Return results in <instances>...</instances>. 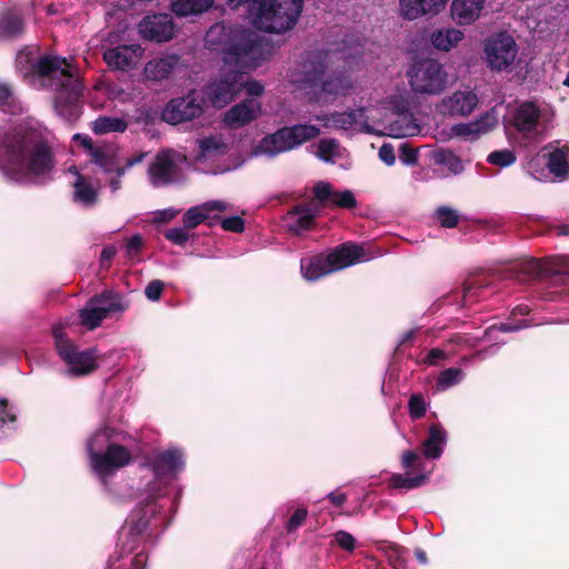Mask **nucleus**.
<instances>
[{
  "label": "nucleus",
  "mask_w": 569,
  "mask_h": 569,
  "mask_svg": "<svg viewBox=\"0 0 569 569\" xmlns=\"http://www.w3.org/2000/svg\"><path fill=\"white\" fill-rule=\"evenodd\" d=\"M206 46L221 54L224 64L237 69L207 87V97L216 108L231 102L241 91L239 73L254 70L273 53V46L254 31L239 24L217 22L206 33Z\"/></svg>",
  "instance_id": "nucleus-1"
},
{
  "label": "nucleus",
  "mask_w": 569,
  "mask_h": 569,
  "mask_svg": "<svg viewBox=\"0 0 569 569\" xmlns=\"http://www.w3.org/2000/svg\"><path fill=\"white\" fill-rule=\"evenodd\" d=\"M54 166L51 146L36 130L18 127L4 133L0 142V170L9 180H44Z\"/></svg>",
  "instance_id": "nucleus-2"
},
{
  "label": "nucleus",
  "mask_w": 569,
  "mask_h": 569,
  "mask_svg": "<svg viewBox=\"0 0 569 569\" xmlns=\"http://www.w3.org/2000/svg\"><path fill=\"white\" fill-rule=\"evenodd\" d=\"M292 78L299 88L308 90L317 101L345 93L352 87L349 78L333 68L331 54L326 50L307 52L297 64Z\"/></svg>",
  "instance_id": "nucleus-3"
},
{
  "label": "nucleus",
  "mask_w": 569,
  "mask_h": 569,
  "mask_svg": "<svg viewBox=\"0 0 569 569\" xmlns=\"http://www.w3.org/2000/svg\"><path fill=\"white\" fill-rule=\"evenodd\" d=\"M32 72L56 81L54 110L66 122L72 123L81 113L83 84L70 70L66 58L42 56L31 66Z\"/></svg>",
  "instance_id": "nucleus-4"
},
{
  "label": "nucleus",
  "mask_w": 569,
  "mask_h": 569,
  "mask_svg": "<svg viewBox=\"0 0 569 569\" xmlns=\"http://www.w3.org/2000/svg\"><path fill=\"white\" fill-rule=\"evenodd\" d=\"M234 8L249 6L257 29L268 33H283L298 22L305 0H229Z\"/></svg>",
  "instance_id": "nucleus-5"
},
{
  "label": "nucleus",
  "mask_w": 569,
  "mask_h": 569,
  "mask_svg": "<svg viewBox=\"0 0 569 569\" xmlns=\"http://www.w3.org/2000/svg\"><path fill=\"white\" fill-rule=\"evenodd\" d=\"M119 436L113 429L104 428L96 431L87 442L90 467L104 486L109 478L132 461L131 451L116 443Z\"/></svg>",
  "instance_id": "nucleus-6"
},
{
  "label": "nucleus",
  "mask_w": 569,
  "mask_h": 569,
  "mask_svg": "<svg viewBox=\"0 0 569 569\" xmlns=\"http://www.w3.org/2000/svg\"><path fill=\"white\" fill-rule=\"evenodd\" d=\"M131 515L126 522L124 532L126 540L121 542L119 550L109 560V569H144L147 563V555L144 548L140 546L142 541L141 535L148 527V519L141 517L137 520Z\"/></svg>",
  "instance_id": "nucleus-7"
},
{
  "label": "nucleus",
  "mask_w": 569,
  "mask_h": 569,
  "mask_svg": "<svg viewBox=\"0 0 569 569\" xmlns=\"http://www.w3.org/2000/svg\"><path fill=\"white\" fill-rule=\"evenodd\" d=\"M321 133L319 127L310 123L284 126L273 133L264 136L257 149L270 157L297 149L306 142L312 141Z\"/></svg>",
  "instance_id": "nucleus-8"
},
{
  "label": "nucleus",
  "mask_w": 569,
  "mask_h": 569,
  "mask_svg": "<svg viewBox=\"0 0 569 569\" xmlns=\"http://www.w3.org/2000/svg\"><path fill=\"white\" fill-rule=\"evenodd\" d=\"M376 251H330L327 258L316 256L310 259L301 260V273L308 281H315L330 272H335L347 267L370 261L378 256Z\"/></svg>",
  "instance_id": "nucleus-9"
},
{
  "label": "nucleus",
  "mask_w": 569,
  "mask_h": 569,
  "mask_svg": "<svg viewBox=\"0 0 569 569\" xmlns=\"http://www.w3.org/2000/svg\"><path fill=\"white\" fill-rule=\"evenodd\" d=\"M413 92L439 94L447 87V72L442 64L431 58L415 61L407 72Z\"/></svg>",
  "instance_id": "nucleus-10"
},
{
  "label": "nucleus",
  "mask_w": 569,
  "mask_h": 569,
  "mask_svg": "<svg viewBox=\"0 0 569 569\" xmlns=\"http://www.w3.org/2000/svg\"><path fill=\"white\" fill-rule=\"evenodd\" d=\"M129 302L121 295L108 291L92 297L80 310V322L89 330L98 328L111 312L127 310Z\"/></svg>",
  "instance_id": "nucleus-11"
},
{
  "label": "nucleus",
  "mask_w": 569,
  "mask_h": 569,
  "mask_svg": "<svg viewBox=\"0 0 569 569\" xmlns=\"http://www.w3.org/2000/svg\"><path fill=\"white\" fill-rule=\"evenodd\" d=\"M56 340V348L59 356L69 367L73 375H87L97 367L94 350L78 351L69 340L66 339L63 328L58 325L52 329Z\"/></svg>",
  "instance_id": "nucleus-12"
},
{
  "label": "nucleus",
  "mask_w": 569,
  "mask_h": 569,
  "mask_svg": "<svg viewBox=\"0 0 569 569\" xmlns=\"http://www.w3.org/2000/svg\"><path fill=\"white\" fill-rule=\"evenodd\" d=\"M206 99L192 89L187 94L171 99L162 111V119L178 124L199 118L204 112Z\"/></svg>",
  "instance_id": "nucleus-13"
},
{
  "label": "nucleus",
  "mask_w": 569,
  "mask_h": 569,
  "mask_svg": "<svg viewBox=\"0 0 569 569\" xmlns=\"http://www.w3.org/2000/svg\"><path fill=\"white\" fill-rule=\"evenodd\" d=\"M518 46L511 34L506 31L492 34L485 43V54L491 70L505 71L515 61Z\"/></svg>",
  "instance_id": "nucleus-14"
},
{
  "label": "nucleus",
  "mask_w": 569,
  "mask_h": 569,
  "mask_svg": "<svg viewBox=\"0 0 569 569\" xmlns=\"http://www.w3.org/2000/svg\"><path fill=\"white\" fill-rule=\"evenodd\" d=\"M138 31L143 39L162 43L174 37V23L168 13L149 14L141 20Z\"/></svg>",
  "instance_id": "nucleus-15"
},
{
  "label": "nucleus",
  "mask_w": 569,
  "mask_h": 569,
  "mask_svg": "<svg viewBox=\"0 0 569 569\" xmlns=\"http://www.w3.org/2000/svg\"><path fill=\"white\" fill-rule=\"evenodd\" d=\"M262 114V106L254 99H244L232 106L223 114V123L228 129L243 128Z\"/></svg>",
  "instance_id": "nucleus-16"
},
{
  "label": "nucleus",
  "mask_w": 569,
  "mask_h": 569,
  "mask_svg": "<svg viewBox=\"0 0 569 569\" xmlns=\"http://www.w3.org/2000/svg\"><path fill=\"white\" fill-rule=\"evenodd\" d=\"M402 467L405 469L415 468L420 471L417 476L395 473L391 476L389 483L396 489H415L425 485L428 480L429 473L422 472V462L419 456L408 450L402 453L401 457Z\"/></svg>",
  "instance_id": "nucleus-17"
},
{
  "label": "nucleus",
  "mask_w": 569,
  "mask_h": 569,
  "mask_svg": "<svg viewBox=\"0 0 569 569\" xmlns=\"http://www.w3.org/2000/svg\"><path fill=\"white\" fill-rule=\"evenodd\" d=\"M142 52L140 44H119L106 50L103 60L109 68L126 71L136 66Z\"/></svg>",
  "instance_id": "nucleus-18"
},
{
  "label": "nucleus",
  "mask_w": 569,
  "mask_h": 569,
  "mask_svg": "<svg viewBox=\"0 0 569 569\" xmlns=\"http://www.w3.org/2000/svg\"><path fill=\"white\" fill-rule=\"evenodd\" d=\"M176 172L177 163L171 151L158 152L148 168L150 183L156 188L171 184Z\"/></svg>",
  "instance_id": "nucleus-19"
},
{
  "label": "nucleus",
  "mask_w": 569,
  "mask_h": 569,
  "mask_svg": "<svg viewBox=\"0 0 569 569\" xmlns=\"http://www.w3.org/2000/svg\"><path fill=\"white\" fill-rule=\"evenodd\" d=\"M227 203L220 200L207 201L200 206H194L188 209L182 216L183 226L192 231L196 227L201 223L209 222L212 220V212H223L227 210Z\"/></svg>",
  "instance_id": "nucleus-20"
},
{
  "label": "nucleus",
  "mask_w": 569,
  "mask_h": 569,
  "mask_svg": "<svg viewBox=\"0 0 569 569\" xmlns=\"http://www.w3.org/2000/svg\"><path fill=\"white\" fill-rule=\"evenodd\" d=\"M318 216L317 208H312L311 203H298L287 212L288 228L296 234L311 230L316 226Z\"/></svg>",
  "instance_id": "nucleus-21"
},
{
  "label": "nucleus",
  "mask_w": 569,
  "mask_h": 569,
  "mask_svg": "<svg viewBox=\"0 0 569 569\" xmlns=\"http://www.w3.org/2000/svg\"><path fill=\"white\" fill-rule=\"evenodd\" d=\"M479 102L478 96L472 90H458L442 100L443 112L451 116H468Z\"/></svg>",
  "instance_id": "nucleus-22"
},
{
  "label": "nucleus",
  "mask_w": 569,
  "mask_h": 569,
  "mask_svg": "<svg viewBox=\"0 0 569 569\" xmlns=\"http://www.w3.org/2000/svg\"><path fill=\"white\" fill-rule=\"evenodd\" d=\"M150 467L157 478L173 476L184 467L182 452L177 448L158 452L151 459Z\"/></svg>",
  "instance_id": "nucleus-23"
},
{
  "label": "nucleus",
  "mask_w": 569,
  "mask_h": 569,
  "mask_svg": "<svg viewBox=\"0 0 569 569\" xmlns=\"http://www.w3.org/2000/svg\"><path fill=\"white\" fill-rule=\"evenodd\" d=\"M448 0H399L400 11L405 19L415 20L422 16H436Z\"/></svg>",
  "instance_id": "nucleus-24"
},
{
  "label": "nucleus",
  "mask_w": 569,
  "mask_h": 569,
  "mask_svg": "<svg viewBox=\"0 0 569 569\" xmlns=\"http://www.w3.org/2000/svg\"><path fill=\"white\" fill-rule=\"evenodd\" d=\"M539 119L538 106L535 102L526 101L513 111L511 124L517 131L527 134L536 131Z\"/></svg>",
  "instance_id": "nucleus-25"
},
{
  "label": "nucleus",
  "mask_w": 569,
  "mask_h": 569,
  "mask_svg": "<svg viewBox=\"0 0 569 569\" xmlns=\"http://www.w3.org/2000/svg\"><path fill=\"white\" fill-rule=\"evenodd\" d=\"M486 0H452L450 12L452 20L459 26H469L478 20L485 8Z\"/></svg>",
  "instance_id": "nucleus-26"
},
{
  "label": "nucleus",
  "mask_w": 569,
  "mask_h": 569,
  "mask_svg": "<svg viewBox=\"0 0 569 569\" xmlns=\"http://www.w3.org/2000/svg\"><path fill=\"white\" fill-rule=\"evenodd\" d=\"M543 153L548 171L559 181L569 179V144L559 148L545 147Z\"/></svg>",
  "instance_id": "nucleus-27"
},
{
  "label": "nucleus",
  "mask_w": 569,
  "mask_h": 569,
  "mask_svg": "<svg viewBox=\"0 0 569 569\" xmlns=\"http://www.w3.org/2000/svg\"><path fill=\"white\" fill-rule=\"evenodd\" d=\"M366 117V109L358 108L350 111L332 112L330 114L317 116L316 119L323 122L326 127L332 126L336 129L348 130Z\"/></svg>",
  "instance_id": "nucleus-28"
},
{
  "label": "nucleus",
  "mask_w": 569,
  "mask_h": 569,
  "mask_svg": "<svg viewBox=\"0 0 569 569\" xmlns=\"http://www.w3.org/2000/svg\"><path fill=\"white\" fill-rule=\"evenodd\" d=\"M23 32L24 21L18 11L8 9L0 13V39H14L22 36Z\"/></svg>",
  "instance_id": "nucleus-29"
},
{
  "label": "nucleus",
  "mask_w": 569,
  "mask_h": 569,
  "mask_svg": "<svg viewBox=\"0 0 569 569\" xmlns=\"http://www.w3.org/2000/svg\"><path fill=\"white\" fill-rule=\"evenodd\" d=\"M178 62L177 54L152 59L146 64L144 74L149 80L161 81L171 74Z\"/></svg>",
  "instance_id": "nucleus-30"
},
{
  "label": "nucleus",
  "mask_w": 569,
  "mask_h": 569,
  "mask_svg": "<svg viewBox=\"0 0 569 569\" xmlns=\"http://www.w3.org/2000/svg\"><path fill=\"white\" fill-rule=\"evenodd\" d=\"M447 442V432L440 425L429 427L428 437L422 442V452L426 458L438 459L443 452Z\"/></svg>",
  "instance_id": "nucleus-31"
},
{
  "label": "nucleus",
  "mask_w": 569,
  "mask_h": 569,
  "mask_svg": "<svg viewBox=\"0 0 569 569\" xmlns=\"http://www.w3.org/2000/svg\"><path fill=\"white\" fill-rule=\"evenodd\" d=\"M214 4V0H174L170 4L171 11L177 17L197 16L208 11Z\"/></svg>",
  "instance_id": "nucleus-32"
},
{
  "label": "nucleus",
  "mask_w": 569,
  "mask_h": 569,
  "mask_svg": "<svg viewBox=\"0 0 569 569\" xmlns=\"http://www.w3.org/2000/svg\"><path fill=\"white\" fill-rule=\"evenodd\" d=\"M463 33L455 28L438 29L431 33L432 46L441 51H449L462 40Z\"/></svg>",
  "instance_id": "nucleus-33"
},
{
  "label": "nucleus",
  "mask_w": 569,
  "mask_h": 569,
  "mask_svg": "<svg viewBox=\"0 0 569 569\" xmlns=\"http://www.w3.org/2000/svg\"><path fill=\"white\" fill-rule=\"evenodd\" d=\"M73 200L86 207H92L98 201V192L87 179L78 173L73 183Z\"/></svg>",
  "instance_id": "nucleus-34"
},
{
  "label": "nucleus",
  "mask_w": 569,
  "mask_h": 569,
  "mask_svg": "<svg viewBox=\"0 0 569 569\" xmlns=\"http://www.w3.org/2000/svg\"><path fill=\"white\" fill-rule=\"evenodd\" d=\"M313 200L310 202L312 208H317L318 213L322 208H332L336 190L326 181H318L312 187Z\"/></svg>",
  "instance_id": "nucleus-35"
},
{
  "label": "nucleus",
  "mask_w": 569,
  "mask_h": 569,
  "mask_svg": "<svg viewBox=\"0 0 569 569\" xmlns=\"http://www.w3.org/2000/svg\"><path fill=\"white\" fill-rule=\"evenodd\" d=\"M128 123L120 118L99 117L94 120L92 130L96 134H106L110 132H124Z\"/></svg>",
  "instance_id": "nucleus-36"
},
{
  "label": "nucleus",
  "mask_w": 569,
  "mask_h": 569,
  "mask_svg": "<svg viewBox=\"0 0 569 569\" xmlns=\"http://www.w3.org/2000/svg\"><path fill=\"white\" fill-rule=\"evenodd\" d=\"M0 111L9 114L22 112V106L14 96L12 88L7 83H0Z\"/></svg>",
  "instance_id": "nucleus-37"
},
{
  "label": "nucleus",
  "mask_w": 569,
  "mask_h": 569,
  "mask_svg": "<svg viewBox=\"0 0 569 569\" xmlns=\"http://www.w3.org/2000/svg\"><path fill=\"white\" fill-rule=\"evenodd\" d=\"M166 238L170 240L174 246H197V236L193 231H189L184 226L174 227L166 231Z\"/></svg>",
  "instance_id": "nucleus-38"
},
{
  "label": "nucleus",
  "mask_w": 569,
  "mask_h": 569,
  "mask_svg": "<svg viewBox=\"0 0 569 569\" xmlns=\"http://www.w3.org/2000/svg\"><path fill=\"white\" fill-rule=\"evenodd\" d=\"M432 219L442 228L451 229L459 224L461 216L456 209L448 206H440L435 210Z\"/></svg>",
  "instance_id": "nucleus-39"
},
{
  "label": "nucleus",
  "mask_w": 569,
  "mask_h": 569,
  "mask_svg": "<svg viewBox=\"0 0 569 569\" xmlns=\"http://www.w3.org/2000/svg\"><path fill=\"white\" fill-rule=\"evenodd\" d=\"M465 377V373L459 368H448L440 372L437 379V390L445 391L452 386L458 385Z\"/></svg>",
  "instance_id": "nucleus-40"
},
{
  "label": "nucleus",
  "mask_w": 569,
  "mask_h": 569,
  "mask_svg": "<svg viewBox=\"0 0 569 569\" xmlns=\"http://www.w3.org/2000/svg\"><path fill=\"white\" fill-rule=\"evenodd\" d=\"M217 224H220L223 230L234 233H240L244 230V220L240 216L221 218L218 214H213L212 220L209 222V228Z\"/></svg>",
  "instance_id": "nucleus-41"
},
{
  "label": "nucleus",
  "mask_w": 569,
  "mask_h": 569,
  "mask_svg": "<svg viewBox=\"0 0 569 569\" xmlns=\"http://www.w3.org/2000/svg\"><path fill=\"white\" fill-rule=\"evenodd\" d=\"M436 161L437 163L447 167L453 174H459L463 171V164L460 157L451 150H441L438 152Z\"/></svg>",
  "instance_id": "nucleus-42"
},
{
  "label": "nucleus",
  "mask_w": 569,
  "mask_h": 569,
  "mask_svg": "<svg viewBox=\"0 0 569 569\" xmlns=\"http://www.w3.org/2000/svg\"><path fill=\"white\" fill-rule=\"evenodd\" d=\"M91 162L99 166L104 173H113L119 168L116 158L107 153L101 147L94 150L91 156Z\"/></svg>",
  "instance_id": "nucleus-43"
},
{
  "label": "nucleus",
  "mask_w": 569,
  "mask_h": 569,
  "mask_svg": "<svg viewBox=\"0 0 569 569\" xmlns=\"http://www.w3.org/2000/svg\"><path fill=\"white\" fill-rule=\"evenodd\" d=\"M516 154L513 151L509 149L503 150H496L492 151L488 158L487 161L490 164L499 166V167H508L516 162Z\"/></svg>",
  "instance_id": "nucleus-44"
},
{
  "label": "nucleus",
  "mask_w": 569,
  "mask_h": 569,
  "mask_svg": "<svg viewBox=\"0 0 569 569\" xmlns=\"http://www.w3.org/2000/svg\"><path fill=\"white\" fill-rule=\"evenodd\" d=\"M452 352L440 348H432L428 351L425 358L421 359V363L426 366H438L441 361L448 359Z\"/></svg>",
  "instance_id": "nucleus-45"
},
{
  "label": "nucleus",
  "mask_w": 569,
  "mask_h": 569,
  "mask_svg": "<svg viewBox=\"0 0 569 569\" xmlns=\"http://www.w3.org/2000/svg\"><path fill=\"white\" fill-rule=\"evenodd\" d=\"M333 207L353 209L357 207V200L350 190H345L342 192L336 191L332 202V208Z\"/></svg>",
  "instance_id": "nucleus-46"
},
{
  "label": "nucleus",
  "mask_w": 569,
  "mask_h": 569,
  "mask_svg": "<svg viewBox=\"0 0 569 569\" xmlns=\"http://www.w3.org/2000/svg\"><path fill=\"white\" fill-rule=\"evenodd\" d=\"M337 142L335 139H322L318 144L317 157L330 161L336 152Z\"/></svg>",
  "instance_id": "nucleus-47"
},
{
  "label": "nucleus",
  "mask_w": 569,
  "mask_h": 569,
  "mask_svg": "<svg viewBox=\"0 0 569 569\" xmlns=\"http://www.w3.org/2000/svg\"><path fill=\"white\" fill-rule=\"evenodd\" d=\"M409 413L412 419H419L426 413V402L419 395H413L409 399Z\"/></svg>",
  "instance_id": "nucleus-48"
},
{
  "label": "nucleus",
  "mask_w": 569,
  "mask_h": 569,
  "mask_svg": "<svg viewBox=\"0 0 569 569\" xmlns=\"http://www.w3.org/2000/svg\"><path fill=\"white\" fill-rule=\"evenodd\" d=\"M335 540L340 548L347 551H353L356 548V539L347 531L340 530L336 532Z\"/></svg>",
  "instance_id": "nucleus-49"
},
{
  "label": "nucleus",
  "mask_w": 569,
  "mask_h": 569,
  "mask_svg": "<svg viewBox=\"0 0 569 569\" xmlns=\"http://www.w3.org/2000/svg\"><path fill=\"white\" fill-rule=\"evenodd\" d=\"M522 271L529 277H542L545 273L542 262L538 259H530L523 262Z\"/></svg>",
  "instance_id": "nucleus-50"
},
{
  "label": "nucleus",
  "mask_w": 569,
  "mask_h": 569,
  "mask_svg": "<svg viewBox=\"0 0 569 569\" xmlns=\"http://www.w3.org/2000/svg\"><path fill=\"white\" fill-rule=\"evenodd\" d=\"M400 159L406 164H415L418 160L417 150L413 149L409 143L402 142L399 146Z\"/></svg>",
  "instance_id": "nucleus-51"
},
{
  "label": "nucleus",
  "mask_w": 569,
  "mask_h": 569,
  "mask_svg": "<svg viewBox=\"0 0 569 569\" xmlns=\"http://www.w3.org/2000/svg\"><path fill=\"white\" fill-rule=\"evenodd\" d=\"M163 291V283L160 280L151 281L144 289L146 297L151 301L160 299Z\"/></svg>",
  "instance_id": "nucleus-52"
},
{
  "label": "nucleus",
  "mask_w": 569,
  "mask_h": 569,
  "mask_svg": "<svg viewBox=\"0 0 569 569\" xmlns=\"http://www.w3.org/2000/svg\"><path fill=\"white\" fill-rule=\"evenodd\" d=\"M307 518V510L305 508L297 509L290 517L287 523V530L289 532L295 531L299 526L303 523Z\"/></svg>",
  "instance_id": "nucleus-53"
},
{
  "label": "nucleus",
  "mask_w": 569,
  "mask_h": 569,
  "mask_svg": "<svg viewBox=\"0 0 569 569\" xmlns=\"http://www.w3.org/2000/svg\"><path fill=\"white\" fill-rule=\"evenodd\" d=\"M480 291L481 287L478 283L473 281L468 282L463 289V302L466 305L472 303L480 296Z\"/></svg>",
  "instance_id": "nucleus-54"
},
{
  "label": "nucleus",
  "mask_w": 569,
  "mask_h": 569,
  "mask_svg": "<svg viewBox=\"0 0 569 569\" xmlns=\"http://www.w3.org/2000/svg\"><path fill=\"white\" fill-rule=\"evenodd\" d=\"M241 83V90L244 89L250 97H260L264 91L263 84L258 80H250Z\"/></svg>",
  "instance_id": "nucleus-55"
},
{
  "label": "nucleus",
  "mask_w": 569,
  "mask_h": 569,
  "mask_svg": "<svg viewBox=\"0 0 569 569\" xmlns=\"http://www.w3.org/2000/svg\"><path fill=\"white\" fill-rule=\"evenodd\" d=\"M379 158L387 166H393L396 162L395 149L391 143H383L379 149Z\"/></svg>",
  "instance_id": "nucleus-56"
},
{
  "label": "nucleus",
  "mask_w": 569,
  "mask_h": 569,
  "mask_svg": "<svg viewBox=\"0 0 569 569\" xmlns=\"http://www.w3.org/2000/svg\"><path fill=\"white\" fill-rule=\"evenodd\" d=\"M16 413L10 408L8 409L7 400L0 399V426L6 423L7 421H14Z\"/></svg>",
  "instance_id": "nucleus-57"
},
{
  "label": "nucleus",
  "mask_w": 569,
  "mask_h": 569,
  "mask_svg": "<svg viewBox=\"0 0 569 569\" xmlns=\"http://www.w3.org/2000/svg\"><path fill=\"white\" fill-rule=\"evenodd\" d=\"M220 148L219 142L213 137L204 138L200 141V149L202 153H210L212 151H216Z\"/></svg>",
  "instance_id": "nucleus-58"
},
{
  "label": "nucleus",
  "mask_w": 569,
  "mask_h": 569,
  "mask_svg": "<svg viewBox=\"0 0 569 569\" xmlns=\"http://www.w3.org/2000/svg\"><path fill=\"white\" fill-rule=\"evenodd\" d=\"M113 173H116L114 177L110 178L109 180V187L111 189L112 192H117L118 190L121 189L122 184H121V178L124 176L126 173V168H121L119 167L117 170L113 171Z\"/></svg>",
  "instance_id": "nucleus-59"
},
{
  "label": "nucleus",
  "mask_w": 569,
  "mask_h": 569,
  "mask_svg": "<svg viewBox=\"0 0 569 569\" xmlns=\"http://www.w3.org/2000/svg\"><path fill=\"white\" fill-rule=\"evenodd\" d=\"M73 139L79 140L80 144L89 152L90 156H92L94 150H98L99 148L93 144L92 139L88 136H81L77 133L74 134Z\"/></svg>",
  "instance_id": "nucleus-60"
},
{
  "label": "nucleus",
  "mask_w": 569,
  "mask_h": 569,
  "mask_svg": "<svg viewBox=\"0 0 569 569\" xmlns=\"http://www.w3.org/2000/svg\"><path fill=\"white\" fill-rule=\"evenodd\" d=\"M529 326H530V323H529L528 320H521V321H519L516 325L501 323L500 327H499V330L502 331V332H511V331L520 330L522 328H527Z\"/></svg>",
  "instance_id": "nucleus-61"
},
{
  "label": "nucleus",
  "mask_w": 569,
  "mask_h": 569,
  "mask_svg": "<svg viewBox=\"0 0 569 569\" xmlns=\"http://www.w3.org/2000/svg\"><path fill=\"white\" fill-rule=\"evenodd\" d=\"M143 244V239L140 234L136 233L130 237L124 243L123 249H140Z\"/></svg>",
  "instance_id": "nucleus-62"
},
{
  "label": "nucleus",
  "mask_w": 569,
  "mask_h": 569,
  "mask_svg": "<svg viewBox=\"0 0 569 569\" xmlns=\"http://www.w3.org/2000/svg\"><path fill=\"white\" fill-rule=\"evenodd\" d=\"M456 133L458 136H469L470 133L478 131L479 129H472L470 124H458L455 127Z\"/></svg>",
  "instance_id": "nucleus-63"
},
{
  "label": "nucleus",
  "mask_w": 569,
  "mask_h": 569,
  "mask_svg": "<svg viewBox=\"0 0 569 569\" xmlns=\"http://www.w3.org/2000/svg\"><path fill=\"white\" fill-rule=\"evenodd\" d=\"M328 499L336 506H342L347 500V496L345 493L330 492Z\"/></svg>",
  "instance_id": "nucleus-64"
}]
</instances>
